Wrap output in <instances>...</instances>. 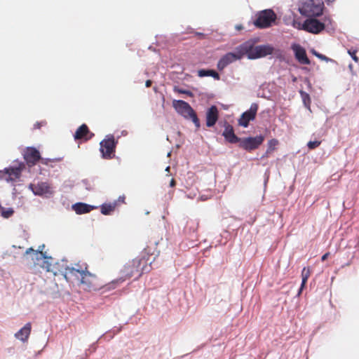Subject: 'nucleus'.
<instances>
[{"label": "nucleus", "instance_id": "c9c22d12", "mask_svg": "<svg viewBox=\"0 0 359 359\" xmlns=\"http://www.w3.org/2000/svg\"><path fill=\"white\" fill-rule=\"evenodd\" d=\"M31 252H34V255L35 256V252H39L38 250H34L32 248H29L28 249H27V250L25 251V255H28ZM32 259H35V257L34 258H32Z\"/></svg>", "mask_w": 359, "mask_h": 359}, {"label": "nucleus", "instance_id": "39448f33", "mask_svg": "<svg viewBox=\"0 0 359 359\" xmlns=\"http://www.w3.org/2000/svg\"><path fill=\"white\" fill-rule=\"evenodd\" d=\"M316 17H310L306 19L302 27V29L312 34H319L322 32L326 25L331 24V19L330 18H325L324 22H322L315 18Z\"/></svg>", "mask_w": 359, "mask_h": 359}, {"label": "nucleus", "instance_id": "aec40b11", "mask_svg": "<svg viewBox=\"0 0 359 359\" xmlns=\"http://www.w3.org/2000/svg\"><path fill=\"white\" fill-rule=\"evenodd\" d=\"M118 206V202L114 201L109 203H104L100 206V211L104 215H111Z\"/></svg>", "mask_w": 359, "mask_h": 359}, {"label": "nucleus", "instance_id": "a19ab883", "mask_svg": "<svg viewBox=\"0 0 359 359\" xmlns=\"http://www.w3.org/2000/svg\"><path fill=\"white\" fill-rule=\"evenodd\" d=\"M353 257H354V255H352L351 259L344 266H350L352 263V259H353Z\"/></svg>", "mask_w": 359, "mask_h": 359}, {"label": "nucleus", "instance_id": "5701e85b", "mask_svg": "<svg viewBox=\"0 0 359 359\" xmlns=\"http://www.w3.org/2000/svg\"><path fill=\"white\" fill-rule=\"evenodd\" d=\"M72 209L77 214L88 213L90 212V205L82 203H78L72 205Z\"/></svg>", "mask_w": 359, "mask_h": 359}, {"label": "nucleus", "instance_id": "f8f14e48", "mask_svg": "<svg viewBox=\"0 0 359 359\" xmlns=\"http://www.w3.org/2000/svg\"><path fill=\"white\" fill-rule=\"evenodd\" d=\"M24 159L27 164L29 166L35 165L41 159V154L38 149L35 147H29L24 150Z\"/></svg>", "mask_w": 359, "mask_h": 359}, {"label": "nucleus", "instance_id": "a211bd4d", "mask_svg": "<svg viewBox=\"0 0 359 359\" xmlns=\"http://www.w3.org/2000/svg\"><path fill=\"white\" fill-rule=\"evenodd\" d=\"M222 135L227 142L231 144L238 143L241 140L240 137L235 135L233 126L228 123H225Z\"/></svg>", "mask_w": 359, "mask_h": 359}, {"label": "nucleus", "instance_id": "20e7f679", "mask_svg": "<svg viewBox=\"0 0 359 359\" xmlns=\"http://www.w3.org/2000/svg\"><path fill=\"white\" fill-rule=\"evenodd\" d=\"M172 106L184 118L191 119L197 129L200 128V121L197 114L188 102L184 100H173Z\"/></svg>", "mask_w": 359, "mask_h": 359}, {"label": "nucleus", "instance_id": "7c9ffc66", "mask_svg": "<svg viewBox=\"0 0 359 359\" xmlns=\"http://www.w3.org/2000/svg\"><path fill=\"white\" fill-rule=\"evenodd\" d=\"M67 267L71 268V269H81L82 268H88V266L86 264H81L79 262L77 264H75L74 266H67Z\"/></svg>", "mask_w": 359, "mask_h": 359}, {"label": "nucleus", "instance_id": "37998d69", "mask_svg": "<svg viewBox=\"0 0 359 359\" xmlns=\"http://www.w3.org/2000/svg\"><path fill=\"white\" fill-rule=\"evenodd\" d=\"M327 4L334 2L335 0H325Z\"/></svg>", "mask_w": 359, "mask_h": 359}, {"label": "nucleus", "instance_id": "412c9836", "mask_svg": "<svg viewBox=\"0 0 359 359\" xmlns=\"http://www.w3.org/2000/svg\"><path fill=\"white\" fill-rule=\"evenodd\" d=\"M89 130L86 124L81 125L76 131L74 137L76 140H83L88 135Z\"/></svg>", "mask_w": 359, "mask_h": 359}, {"label": "nucleus", "instance_id": "f704fd0d", "mask_svg": "<svg viewBox=\"0 0 359 359\" xmlns=\"http://www.w3.org/2000/svg\"><path fill=\"white\" fill-rule=\"evenodd\" d=\"M41 161V163L43 165H48L49 163L50 162H53L54 160L53 159H50V158H42L41 157V159L39 160Z\"/></svg>", "mask_w": 359, "mask_h": 359}, {"label": "nucleus", "instance_id": "7ed1b4c3", "mask_svg": "<svg viewBox=\"0 0 359 359\" xmlns=\"http://www.w3.org/2000/svg\"><path fill=\"white\" fill-rule=\"evenodd\" d=\"M323 9L322 0H302L299 11L306 17H318L323 14Z\"/></svg>", "mask_w": 359, "mask_h": 359}, {"label": "nucleus", "instance_id": "c85d7f7f", "mask_svg": "<svg viewBox=\"0 0 359 359\" xmlns=\"http://www.w3.org/2000/svg\"><path fill=\"white\" fill-rule=\"evenodd\" d=\"M320 144V142L316 140V141H310L308 142L307 146L309 149H314L317 148Z\"/></svg>", "mask_w": 359, "mask_h": 359}, {"label": "nucleus", "instance_id": "423d86ee", "mask_svg": "<svg viewBox=\"0 0 359 359\" xmlns=\"http://www.w3.org/2000/svg\"><path fill=\"white\" fill-rule=\"evenodd\" d=\"M276 19V13L271 9H266L258 14L254 23L257 27L263 29L270 27Z\"/></svg>", "mask_w": 359, "mask_h": 359}, {"label": "nucleus", "instance_id": "9d476101", "mask_svg": "<svg viewBox=\"0 0 359 359\" xmlns=\"http://www.w3.org/2000/svg\"><path fill=\"white\" fill-rule=\"evenodd\" d=\"M258 110V104L256 103H252L250 105V109L243 112L238 119V125L241 126L244 128L248 126L250 121H253L255 117Z\"/></svg>", "mask_w": 359, "mask_h": 359}, {"label": "nucleus", "instance_id": "ddd939ff", "mask_svg": "<svg viewBox=\"0 0 359 359\" xmlns=\"http://www.w3.org/2000/svg\"><path fill=\"white\" fill-rule=\"evenodd\" d=\"M21 175V169L20 168H8L4 170H0V180L6 182L14 181L19 178Z\"/></svg>", "mask_w": 359, "mask_h": 359}, {"label": "nucleus", "instance_id": "6e6552de", "mask_svg": "<svg viewBox=\"0 0 359 359\" xmlns=\"http://www.w3.org/2000/svg\"><path fill=\"white\" fill-rule=\"evenodd\" d=\"M264 140V137L260 135L256 137L241 138L238 143L241 148L250 151L259 148V147L263 143Z\"/></svg>", "mask_w": 359, "mask_h": 359}, {"label": "nucleus", "instance_id": "b1692460", "mask_svg": "<svg viewBox=\"0 0 359 359\" xmlns=\"http://www.w3.org/2000/svg\"><path fill=\"white\" fill-rule=\"evenodd\" d=\"M310 276H311L310 269L304 267L302 269V281L301 287L298 292V295H300V294L302 293V290L305 287L306 282L308 280V278L310 277Z\"/></svg>", "mask_w": 359, "mask_h": 359}, {"label": "nucleus", "instance_id": "c03bdc74", "mask_svg": "<svg viewBox=\"0 0 359 359\" xmlns=\"http://www.w3.org/2000/svg\"><path fill=\"white\" fill-rule=\"evenodd\" d=\"M90 208H91V210H93L94 208H95L94 206L91 205L90 206Z\"/></svg>", "mask_w": 359, "mask_h": 359}, {"label": "nucleus", "instance_id": "f257e3e1", "mask_svg": "<svg viewBox=\"0 0 359 359\" xmlns=\"http://www.w3.org/2000/svg\"><path fill=\"white\" fill-rule=\"evenodd\" d=\"M148 259L144 257L141 258L137 257L126 263L123 268L121 269V276L113 280L110 283V287L115 288L117 284L124 282L133 276H136V278H140L144 273H147L151 270V262H148Z\"/></svg>", "mask_w": 359, "mask_h": 359}, {"label": "nucleus", "instance_id": "c756f323", "mask_svg": "<svg viewBox=\"0 0 359 359\" xmlns=\"http://www.w3.org/2000/svg\"><path fill=\"white\" fill-rule=\"evenodd\" d=\"M348 54L351 55V57H352V59L355 62H359V58L357 57L356 55V53H357V50H348Z\"/></svg>", "mask_w": 359, "mask_h": 359}, {"label": "nucleus", "instance_id": "2f4dec72", "mask_svg": "<svg viewBox=\"0 0 359 359\" xmlns=\"http://www.w3.org/2000/svg\"><path fill=\"white\" fill-rule=\"evenodd\" d=\"M313 53L314 55H316L317 57H318L319 59H320L322 60L327 61L329 60L327 57L316 52V50H313Z\"/></svg>", "mask_w": 359, "mask_h": 359}, {"label": "nucleus", "instance_id": "4c0bfd02", "mask_svg": "<svg viewBox=\"0 0 359 359\" xmlns=\"http://www.w3.org/2000/svg\"><path fill=\"white\" fill-rule=\"evenodd\" d=\"M124 200H125V197L124 196H120L118 198V199L116 201L118 202V205L119 204V203H125Z\"/></svg>", "mask_w": 359, "mask_h": 359}, {"label": "nucleus", "instance_id": "473e14b6", "mask_svg": "<svg viewBox=\"0 0 359 359\" xmlns=\"http://www.w3.org/2000/svg\"><path fill=\"white\" fill-rule=\"evenodd\" d=\"M175 91H177V93H181V94H186L190 97H192L194 95L192 92H191L190 90H182V89H175Z\"/></svg>", "mask_w": 359, "mask_h": 359}, {"label": "nucleus", "instance_id": "e433bc0d", "mask_svg": "<svg viewBox=\"0 0 359 359\" xmlns=\"http://www.w3.org/2000/svg\"><path fill=\"white\" fill-rule=\"evenodd\" d=\"M329 255H330V252H327V253L324 254L321 257V260L323 262L325 261L327 259V257H329Z\"/></svg>", "mask_w": 359, "mask_h": 359}, {"label": "nucleus", "instance_id": "f3484780", "mask_svg": "<svg viewBox=\"0 0 359 359\" xmlns=\"http://www.w3.org/2000/svg\"><path fill=\"white\" fill-rule=\"evenodd\" d=\"M30 188L33 193L37 196L51 194V187L47 182H39L36 184H31Z\"/></svg>", "mask_w": 359, "mask_h": 359}, {"label": "nucleus", "instance_id": "cd10ccee", "mask_svg": "<svg viewBox=\"0 0 359 359\" xmlns=\"http://www.w3.org/2000/svg\"><path fill=\"white\" fill-rule=\"evenodd\" d=\"M13 213V210L12 208H8V210H3L1 212V215L5 218H8L11 217Z\"/></svg>", "mask_w": 359, "mask_h": 359}, {"label": "nucleus", "instance_id": "9b49d317", "mask_svg": "<svg viewBox=\"0 0 359 359\" xmlns=\"http://www.w3.org/2000/svg\"><path fill=\"white\" fill-rule=\"evenodd\" d=\"M89 272L88 268H82L81 269H75L71 268H66L65 277H69L70 278H74L78 280L80 283H86V278L88 276Z\"/></svg>", "mask_w": 359, "mask_h": 359}, {"label": "nucleus", "instance_id": "72a5a7b5", "mask_svg": "<svg viewBox=\"0 0 359 359\" xmlns=\"http://www.w3.org/2000/svg\"><path fill=\"white\" fill-rule=\"evenodd\" d=\"M46 125V121H40V122H36L34 125V129H40L42 126H44Z\"/></svg>", "mask_w": 359, "mask_h": 359}, {"label": "nucleus", "instance_id": "49530a36", "mask_svg": "<svg viewBox=\"0 0 359 359\" xmlns=\"http://www.w3.org/2000/svg\"><path fill=\"white\" fill-rule=\"evenodd\" d=\"M36 264H34L33 266H32V269H34V268L35 267Z\"/></svg>", "mask_w": 359, "mask_h": 359}, {"label": "nucleus", "instance_id": "79ce46f5", "mask_svg": "<svg viewBox=\"0 0 359 359\" xmlns=\"http://www.w3.org/2000/svg\"><path fill=\"white\" fill-rule=\"evenodd\" d=\"M236 29L237 30H241V29H243V26H242V25H236Z\"/></svg>", "mask_w": 359, "mask_h": 359}, {"label": "nucleus", "instance_id": "4468645a", "mask_svg": "<svg viewBox=\"0 0 359 359\" xmlns=\"http://www.w3.org/2000/svg\"><path fill=\"white\" fill-rule=\"evenodd\" d=\"M35 259L36 261L42 260L41 264H39L42 269H45L48 272H53L54 274L56 273L54 272L52 263L50 262V259H52V258L46 256V252H43L42 251L36 252Z\"/></svg>", "mask_w": 359, "mask_h": 359}, {"label": "nucleus", "instance_id": "393cba45", "mask_svg": "<svg viewBox=\"0 0 359 359\" xmlns=\"http://www.w3.org/2000/svg\"><path fill=\"white\" fill-rule=\"evenodd\" d=\"M198 75L200 77L212 76L216 80H219L220 79L219 74L217 72H215V70H212V69H208V70L200 69L198 72Z\"/></svg>", "mask_w": 359, "mask_h": 359}, {"label": "nucleus", "instance_id": "ea45409f", "mask_svg": "<svg viewBox=\"0 0 359 359\" xmlns=\"http://www.w3.org/2000/svg\"><path fill=\"white\" fill-rule=\"evenodd\" d=\"M152 81L151 80L146 81L145 86L147 88H149L151 86Z\"/></svg>", "mask_w": 359, "mask_h": 359}, {"label": "nucleus", "instance_id": "4be33fe9", "mask_svg": "<svg viewBox=\"0 0 359 359\" xmlns=\"http://www.w3.org/2000/svg\"><path fill=\"white\" fill-rule=\"evenodd\" d=\"M278 144V140L276 139H271L269 140L267 144V149L265 154L262 156V158H268L269 155L273 153L276 149V146Z\"/></svg>", "mask_w": 359, "mask_h": 359}, {"label": "nucleus", "instance_id": "f03ea898", "mask_svg": "<svg viewBox=\"0 0 359 359\" xmlns=\"http://www.w3.org/2000/svg\"><path fill=\"white\" fill-rule=\"evenodd\" d=\"M241 49L249 59H257L271 55L274 48L270 45H260L254 46L250 42L247 41L241 45Z\"/></svg>", "mask_w": 359, "mask_h": 359}, {"label": "nucleus", "instance_id": "a878e982", "mask_svg": "<svg viewBox=\"0 0 359 359\" xmlns=\"http://www.w3.org/2000/svg\"><path fill=\"white\" fill-rule=\"evenodd\" d=\"M300 94H301V96H302V100H303V102H304V106L310 109V106H311V98H310V96L308 93L301 90L300 91Z\"/></svg>", "mask_w": 359, "mask_h": 359}, {"label": "nucleus", "instance_id": "58836bf2", "mask_svg": "<svg viewBox=\"0 0 359 359\" xmlns=\"http://www.w3.org/2000/svg\"><path fill=\"white\" fill-rule=\"evenodd\" d=\"M175 184H176V182H175V179H173V178H172V179H171V180H170V186L171 187H175Z\"/></svg>", "mask_w": 359, "mask_h": 359}, {"label": "nucleus", "instance_id": "2eb2a0df", "mask_svg": "<svg viewBox=\"0 0 359 359\" xmlns=\"http://www.w3.org/2000/svg\"><path fill=\"white\" fill-rule=\"evenodd\" d=\"M219 118V110L215 105L208 109L205 114L206 126L208 128L214 126Z\"/></svg>", "mask_w": 359, "mask_h": 359}, {"label": "nucleus", "instance_id": "6ab92c4d", "mask_svg": "<svg viewBox=\"0 0 359 359\" xmlns=\"http://www.w3.org/2000/svg\"><path fill=\"white\" fill-rule=\"evenodd\" d=\"M31 330L32 324L31 323H27L23 327H22L15 334V337L23 342L27 341L30 335Z\"/></svg>", "mask_w": 359, "mask_h": 359}, {"label": "nucleus", "instance_id": "a18cd8bd", "mask_svg": "<svg viewBox=\"0 0 359 359\" xmlns=\"http://www.w3.org/2000/svg\"><path fill=\"white\" fill-rule=\"evenodd\" d=\"M294 26L295 27H297V29H299V27H296V26H295V24H294ZM299 26H300V24H299Z\"/></svg>", "mask_w": 359, "mask_h": 359}, {"label": "nucleus", "instance_id": "bb28decb", "mask_svg": "<svg viewBox=\"0 0 359 359\" xmlns=\"http://www.w3.org/2000/svg\"><path fill=\"white\" fill-rule=\"evenodd\" d=\"M190 231H196L199 226V222L196 220H191L187 224Z\"/></svg>", "mask_w": 359, "mask_h": 359}, {"label": "nucleus", "instance_id": "1a4fd4ad", "mask_svg": "<svg viewBox=\"0 0 359 359\" xmlns=\"http://www.w3.org/2000/svg\"><path fill=\"white\" fill-rule=\"evenodd\" d=\"M244 56L242 50L241 49V45L237 48L236 53H228L225 54L217 63V69L219 71L223 70L227 65L232 63L233 62L242 58Z\"/></svg>", "mask_w": 359, "mask_h": 359}, {"label": "nucleus", "instance_id": "dca6fc26", "mask_svg": "<svg viewBox=\"0 0 359 359\" xmlns=\"http://www.w3.org/2000/svg\"><path fill=\"white\" fill-rule=\"evenodd\" d=\"M292 48L294 52L295 58L300 64L309 65L311 63L310 60L307 57L306 50L303 47L298 44H294Z\"/></svg>", "mask_w": 359, "mask_h": 359}, {"label": "nucleus", "instance_id": "0eeeda50", "mask_svg": "<svg viewBox=\"0 0 359 359\" xmlns=\"http://www.w3.org/2000/svg\"><path fill=\"white\" fill-rule=\"evenodd\" d=\"M116 144L117 141H115L114 135H107L106 138L100 142V151L103 157L111 158L114 156Z\"/></svg>", "mask_w": 359, "mask_h": 359}]
</instances>
